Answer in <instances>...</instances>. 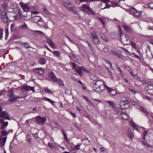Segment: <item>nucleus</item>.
Instances as JSON below:
<instances>
[{
  "label": "nucleus",
  "mask_w": 153,
  "mask_h": 153,
  "mask_svg": "<svg viewBox=\"0 0 153 153\" xmlns=\"http://www.w3.org/2000/svg\"><path fill=\"white\" fill-rule=\"evenodd\" d=\"M20 4L23 10L25 11L28 12L29 10L31 8L30 6L29 5L27 4H25L22 2L20 3Z\"/></svg>",
  "instance_id": "obj_10"
},
{
  "label": "nucleus",
  "mask_w": 153,
  "mask_h": 153,
  "mask_svg": "<svg viewBox=\"0 0 153 153\" xmlns=\"http://www.w3.org/2000/svg\"><path fill=\"white\" fill-rule=\"evenodd\" d=\"M7 14L8 15L10 18L11 19L12 18H13V19H16V14L14 12H11L9 13H8Z\"/></svg>",
  "instance_id": "obj_19"
},
{
  "label": "nucleus",
  "mask_w": 153,
  "mask_h": 153,
  "mask_svg": "<svg viewBox=\"0 0 153 153\" xmlns=\"http://www.w3.org/2000/svg\"><path fill=\"white\" fill-rule=\"evenodd\" d=\"M10 97V98L9 99V101L10 102H13L15 101L16 99L19 98L20 97L19 96H14Z\"/></svg>",
  "instance_id": "obj_26"
},
{
  "label": "nucleus",
  "mask_w": 153,
  "mask_h": 153,
  "mask_svg": "<svg viewBox=\"0 0 153 153\" xmlns=\"http://www.w3.org/2000/svg\"><path fill=\"white\" fill-rule=\"evenodd\" d=\"M43 100L44 101H46L50 102L52 105H54L55 101L51 100L50 99L46 97H44L43 98Z\"/></svg>",
  "instance_id": "obj_20"
},
{
  "label": "nucleus",
  "mask_w": 153,
  "mask_h": 153,
  "mask_svg": "<svg viewBox=\"0 0 153 153\" xmlns=\"http://www.w3.org/2000/svg\"><path fill=\"white\" fill-rule=\"evenodd\" d=\"M99 19L100 20V21L103 24V26H104V24L105 23V21L106 20V19L105 18L103 17V18H100L99 17Z\"/></svg>",
  "instance_id": "obj_36"
},
{
  "label": "nucleus",
  "mask_w": 153,
  "mask_h": 153,
  "mask_svg": "<svg viewBox=\"0 0 153 153\" xmlns=\"http://www.w3.org/2000/svg\"><path fill=\"white\" fill-rule=\"evenodd\" d=\"M46 42L48 43L50 46L52 48H55V45L51 41V40L49 39H46Z\"/></svg>",
  "instance_id": "obj_23"
},
{
  "label": "nucleus",
  "mask_w": 153,
  "mask_h": 153,
  "mask_svg": "<svg viewBox=\"0 0 153 153\" xmlns=\"http://www.w3.org/2000/svg\"><path fill=\"white\" fill-rule=\"evenodd\" d=\"M11 32H14L16 31L17 27L15 26V23H13L11 25Z\"/></svg>",
  "instance_id": "obj_27"
},
{
  "label": "nucleus",
  "mask_w": 153,
  "mask_h": 153,
  "mask_svg": "<svg viewBox=\"0 0 153 153\" xmlns=\"http://www.w3.org/2000/svg\"><path fill=\"white\" fill-rule=\"evenodd\" d=\"M131 44L133 48L134 49H136L137 48V46L135 43L132 42H131Z\"/></svg>",
  "instance_id": "obj_49"
},
{
  "label": "nucleus",
  "mask_w": 153,
  "mask_h": 153,
  "mask_svg": "<svg viewBox=\"0 0 153 153\" xmlns=\"http://www.w3.org/2000/svg\"><path fill=\"white\" fill-rule=\"evenodd\" d=\"M118 51L119 52L117 53H115L114 51H112L111 52L113 54L121 59H123V56L124 55V53L126 54L128 52L127 50L121 47L119 48L118 49Z\"/></svg>",
  "instance_id": "obj_3"
},
{
  "label": "nucleus",
  "mask_w": 153,
  "mask_h": 153,
  "mask_svg": "<svg viewBox=\"0 0 153 153\" xmlns=\"http://www.w3.org/2000/svg\"><path fill=\"white\" fill-rule=\"evenodd\" d=\"M49 76L53 81L56 82L57 81V78L53 72H50L49 74Z\"/></svg>",
  "instance_id": "obj_14"
},
{
  "label": "nucleus",
  "mask_w": 153,
  "mask_h": 153,
  "mask_svg": "<svg viewBox=\"0 0 153 153\" xmlns=\"http://www.w3.org/2000/svg\"><path fill=\"white\" fill-rule=\"evenodd\" d=\"M3 30L0 28V40L2 39L3 36Z\"/></svg>",
  "instance_id": "obj_44"
},
{
  "label": "nucleus",
  "mask_w": 153,
  "mask_h": 153,
  "mask_svg": "<svg viewBox=\"0 0 153 153\" xmlns=\"http://www.w3.org/2000/svg\"><path fill=\"white\" fill-rule=\"evenodd\" d=\"M24 44L25 45V48H27L30 47L29 45L28 44L25 43Z\"/></svg>",
  "instance_id": "obj_62"
},
{
  "label": "nucleus",
  "mask_w": 153,
  "mask_h": 153,
  "mask_svg": "<svg viewBox=\"0 0 153 153\" xmlns=\"http://www.w3.org/2000/svg\"><path fill=\"white\" fill-rule=\"evenodd\" d=\"M39 63L40 64L44 65L46 62V59L43 58H41L39 61Z\"/></svg>",
  "instance_id": "obj_25"
},
{
  "label": "nucleus",
  "mask_w": 153,
  "mask_h": 153,
  "mask_svg": "<svg viewBox=\"0 0 153 153\" xmlns=\"http://www.w3.org/2000/svg\"><path fill=\"white\" fill-rule=\"evenodd\" d=\"M43 90L46 93H47L51 94L53 93L51 90L46 87L43 88Z\"/></svg>",
  "instance_id": "obj_35"
},
{
  "label": "nucleus",
  "mask_w": 153,
  "mask_h": 153,
  "mask_svg": "<svg viewBox=\"0 0 153 153\" xmlns=\"http://www.w3.org/2000/svg\"><path fill=\"white\" fill-rule=\"evenodd\" d=\"M118 4L116 3H113L112 4V5L113 7H116L118 6Z\"/></svg>",
  "instance_id": "obj_59"
},
{
  "label": "nucleus",
  "mask_w": 153,
  "mask_h": 153,
  "mask_svg": "<svg viewBox=\"0 0 153 153\" xmlns=\"http://www.w3.org/2000/svg\"><path fill=\"white\" fill-rule=\"evenodd\" d=\"M93 41L95 44H97L98 43L99 41L98 39V37H96V38H93Z\"/></svg>",
  "instance_id": "obj_43"
},
{
  "label": "nucleus",
  "mask_w": 153,
  "mask_h": 153,
  "mask_svg": "<svg viewBox=\"0 0 153 153\" xmlns=\"http://www.w3.org/2000/svg\"><path fill=\"white\" fill-rule=\"evenodd\" d=\"M79 8L83 11L87 12L90 10L92 15L95 14L91 10L90 7L85 4H82L81 6L79 7Z\"/></svg>",
  "instance_id": "obj_5"
},
{
  "label": "nucleus",
  "mask_w": 153,
  "mask_h": 153,
  "mask_svg": "<svg viewBox=\"0 0 153 153\" xmlns=\"http://www.w3.org/2000/svg\"><path fill=\"white\" fill-rule=\"evenodd\" d=\"M42 19L39 16H35L33 18V19L35 22L37 23Z\"/></svg>",
  "instance_id": "obj_29"
},
{
  "label": "nucleus",
  "mask_w": 153,
  "mask_h": 153,
  "mask_svg": "<svg viewBox=\"0 0 153 153\" xmlns=\"http://www.w3.org/2000/svg\"><path fill=\"white\" fill-rule=\"evenodd\" d=\"M106 88L108 92L111 93V92H114V94H112L113 95H115L116 94V91L114 90V89L109 87L105 85V88Z\"/></svg>",
  "instance_id": "obj_18"
},
{
  "label": "nucleus",
  "mask_w": 153,
  "mask_h": 153,
  "mask_svg": "<svg viewBox=\"0 0 153 153\" xmlns=\"http://www.w3.org/2000/svg\"><path fill=\"white\" fill-rule=\"evenodd\" d=\"M128 137L131 139H132L134 137V135L131 130L129 129L127 132Z\"/></svg>",
  "instance_id": "obj_21"
},
{
  "label": "nucleus",
  "mask_w": 153,
  "mask_h": 153,
  "mask_svg": "<svg viewBox=\"0 0 153 153\" xmlns=\"http://www.w3.org/2000/svg\"><path fill=\"white\" fill-rule=\"evenodd\" d=\"M43 11L45 12V13L47 14L48 15L49 14V12L48 11V10L46 9L45 7H43L42 8Z\"/></svg>",
  "instance_id": "obj_46"
},
{
  "label": "nucleus",
  "mask_w": 153,
  "mask_h": 153,
  "mask_svg": "<svg viewBox=\"0 0 153 153\" xmlns=\"http://www.w3.org/2000/svg\"><path fill=\"white\" fill-rule=\"evenodd\" d=\"M27 26L26 24L24 23L20 26V28L22 29L27 28Z\"/></svg>",
  "instance_id": "obj_41"
},
{
  "label": "nucleus",
  "mask_w": 153,
  "mask_h": 153,
  "mask_svg": "<svg viewBox=\"0 0 153 153\" xmlns=\"http://www.w3.org/2000/svg\"><path fill=\"white\" fill-rule=\"evenodd\" d=\"M86 42L88 43V45H89V49L91 51H92V48L91 46V45L87 41H86Z\"/></svg>",
  "instance_id": "obj_63"
},
{
  "label": "nucleus",
  "mask_w": 153,
  "mask_h": 153,
  "mask_svg": "<svg viewBox=\"0 0 153 153\" xmlns=\"http://www.w3.org/2000/svg\"><path fill=\"white\" fill-rule=\"evenodd\" d=\"M71 64L72 65L73 68L75 70L76 72L80 76H82L83 75V71L86 73L88 72V70L82 66L79 67L76 66V64L74 62H72Z\"/></svg>",
  "instance_id": "obj_2"
},
{
  "label": "nucleus",
  "mask_w": 153,
  "mask_h": 153,
  "mask_svg": "<svg viewBox=\"0 0 153 153\" xmlns=\"http://www.w3.org/2000/svg\"><path fill=\"white\" fill-rule=\"evenodd\" d=\"M149 7L152 9H153V3H150L149 4Z\"/></svg>",
  "instance_id": "obj_60"
},
{
  "label": "nucleus",
  "mask_w": 153,
  "mask_h": 153,
  "mask_svg": "<svg viewBox=\"0 0 153 153\" xmlns=\"http://www.w3.org/2000/svg\"><path fill=\"white\" fill-rule=\"evenodd\" d=\"M35 33H36L38 34H43V33L40 30H35L34 31Z\"/></svg>",
  "instance_id": "obj_50"
},
{
  "label": "nucleus",
  "mask_w": 153,
  "mask_h": 153,
  "mask_svg": "<svg viewBox=\"0 0 153 153\" xmlns=\"http://www.w3.org/2000/svg\"><path fill=\"white\" fill-rule=\"evenodd\" d=\"M130 124L133 127V128L138 131V127L133 122H130Z\"/></svg>",
  "instance_id": "obj_33"
},
{
  "label": "nucleus",
  "mask_w": 153,
  "mask_h": 153,
  "mask_svg": "<svg viewBox=\"0 0 153 153\" xmlns=\"http://www.w3.org/2000/svg\"><path fill=\"white\" fill-rule=\"evenodd\" d=\"M140 111L143 112V113L146 115H148L149 114L145 110L144 108L143 107H140Z\"/></svg>",
  "instance_id": "obj_38"
},
{
  "label": "nucleus",
  "mask_w": 153,
  "mask_h": 153,
  "mask_svg": "<svg viewBox=\"0 0 153 153\" xmlns=\"http://www.w3.org/2000/svg\"><path fill=\"white\" fill-rule=\"evenodd\" d=\"M129 71L130 72V74H131V75L132 76H133L134 78H136V76L134 74L132 70H131V69H130L129 70Z\"/></svg>",
  "instance_id": "obj_51"
},
{
  "label": "nucleus",
  "mask_w": 153,
  "mask_h": 153,
  "mask_svg": "<svg viewBox=\"0 0 153 153\" xmlns=\"http://www.w3.org/2000/svg\"><path fill=\"white\" fill-rule=\"evenodd\" d=\"M118 115H120L121 118L125 120H127L128 118V115L125 113H121L120 111H117Z\"/></svg>",
  "instance_id": "obj_13"
},
{
  "label": "nucleus",
  "mask_w": 153,
  "mask_h": 153,
  "mask_svg": "<svg viewBox=\"0 0 153 153\" xmlns=\"http://www.w3.org/2000/svg\"><path fill=\"white\" fill-rule=\"evenodd\" d=\"M148 132L146 131H144L143 134V139H145V137L146 135V134H147Z\"/></svg>",
  "instance_id": "obj_54"
},
{
  "label": "nucleus",
  "mask_w": 153,
  "mask_h": 153,
  "mask_svg": "<svg viewBox=\"0 0 153 153\" xmlns=\"http://www.w3.org/2000/svg\"><path fill=\"white\" fill-rule=\"evenodd\" d=\"M0 18L4 22H7L8 21L7 14L5 11H3L1 13Z\"/></svg>",
  "instance_id": "obj_9"
},
{
  "label": "nucleus",
  "mask_w": 153,
  "mask_h": 153,
  "mask_svg": "<svg viewBox=\"0 0 153 153\" xmlns=\"http://www.w3.org/2000/svg\"><path fill=\"white\" fill-rule=\"evenodd\" d=\"M61 131H62V132L63 134V135H64V136L65 139L67 141H68V140L66 134L64 132V131L63 129H62Z\"/></svg>",
  "instance_id": "obj_47"
},
{
  "label": "nucleus",
  "mask_w": 153,
  "mask_h": 153,
  "mask_svg": "<svg viewBox=\"0 0 153 153\" xmlns=\"http://www.w3.org/2000/svg\"><path fill=\"white\" fill-rule=\"evenodd\" d=\"M128 12L131 15L138 17L141 15V13L136 10L134 8L132 7L128 10Z\"/></svg>",
  "instance_id": "obj_6"
},
{
  "label": "nucleus",
  "mask_w": 153,
  "mask_h": 153,
  "mask_svg": "<svg viewBox=\"0 0 153 153\" xmlns=\"http://www.w3.org/2000/svg\"><path fill=\"white\" fill-rule=\"evenodd\" d=\"M27 139L28 142L30 144H31L32 141L31 140V136L30 135H27Z\"/></svg>",
  "instance_id": "obj_39"
},
{
  "label": "nucleus",
  "mask_w": 153,
  "mask_h": 153,
  "mask_svg": "<svg viewBox=\"0 0 153 153\" xmlns=\"http://www.w3.org/2000/svg\"><path fill=\"white\" fill-rule=\"evenodd\" d=\"M36 121L38 124L43 125L45 122L46 121L47 119L45 117H41L38 116L36 117Z\"/></svg>",
  "instance_id": "obj_7"
},
{
  "label": "nucleus",
  "mask_w": 153,
  "mask_h": 153,
  "mask_svg": "<svg viewBox=\"0 0 153 153\" xmlns=\"http://www.w3.org/2000/svg\"><path fill=\"white\" fill-rule=\"evenodd\" d=\"M6 91L5 90H2L1 91H0V97L1 96L3 95V94L4 93V92Z\"/></svg>",
  "instance_id": "obj_58"
},
{
  "label": "nucleus",
  "mask_w": 153,
  "mask_h": 153,
  "mask_svg": "<svg viewBox=\"0 0 153 153\" xmlns=\"http://www.w3.org/2000/svg\"><path fill=\"white\" fill-rule=\"evenodd\" d=\"M119 30L121 31L120 40L122 43L124 45H129L130 43V41L129 37L125 34H122L120 26H119Z\"/></svg>",
  "instance_id": "obj_4"
},
{
  "label": "nucleus",
  "mask_w": 153,
  "mask_h": 153,
  "mask_svg": "<svg viewBox=\"0 0 153 153\" xmlns=\"http://www.w3.org/2000/svg\"><path fill=\"white\" fill-rule=\"evenodd\" d=\"M14 91L13 88H11L9 91L8 96L9 97L14 96Z\"/></svg>",
  "instance_id": "obj_22"
},
{
  "label": "nucleus",
  "mask_w": 153,
  "mask_h": 153,
  "mask_svg": "<svg viewBox=\"0 0 153 153\" xmlns=\"http://www.w3.org/2000/svg\"><path fill=\"white\" fill-rule=\"evenodd\" d=\"M48 146L52 149H57V146L54 144L51 143H48Z\"/></svg>",
  "instance_id": "obj_24"
},
{
  "label": "nucleus",
  "mask_w": 153,
  "mask_h": 153,
  "mask_svg": "<svg viewBox=\"0 0 153 153\" xmlns=\"http://www.w3.org/2000/svg\"><path fill=\"white\" fill-rule=\"evenodd\" d=\"M128 89L129 91H130L131 92L134 94H135L137 92V91H135V89H131L130 88H129Z\"/></svg>",
  "instance_id": "obj_53"
},
{
  "label": "nucleus",
  "mask_w": 153,
  "mask_h": 153,
  "mask_svg": "<svg viewBox=\"0 0 153 153\" xmlns=\"http://www.w3.org/2000/svg\"><path fill=\"white\" fill-rule=\"evenodd\" d=\"M56 82H58L59 83V85L62 86H64V84L62 81L60 79H57V81H56Z\"/></svg>",
  "instance_id": "obj_42"
},
{
  "label": "nucleus",
  "mask_w": 153,
  "mask_h": 153,
  "mask_svg": "<svg viewBox=\"0 0 153 153\" xmlns=\"http://www.w3.org/2000/svg\"><path fill=\"white\" fill-rule=\"evenodd\" d=\"M58 125V124L56 122H54L51 124V126L53 128L56 127Z\"/></svg>",
  "instance_id": "obj_48"
},
{
  "label": "nucleus",
  "mask_w": 153,
  "mask_h": 153,
  "mask_svg": "<svg viewBox=\"0 0 153 153\" xmlns=\"http://www.w3.org/2000/svg\"><path fill=\"white\" fill-rule=\"evenodd\" d=\"M107 102L110 105L114 107V103L113 102L111 101H107Z\"/></svg>",
  "instance_id": "obj_56"
},
{
  "label": "nucleus",
  "mask_w": 153,
  "mask_h": 153,
  "mask_svg": "<svg viewBox=\"0 0 153 153\" xmlns=\"http://www.w3.org/2000/svg\"><path fill=\"white\" fill-rule=\"evenodd\" d=\"M104 51L105 52H107L109 50L107 47H105L104 48Z\"/></svg>",
  "instance_id": "obj_61"
},
{
  "label": "nucleus",
  "mask_w": 153,
  "mask_h": 153,
  "mask_svg": "<svg viewBox=\"0 0 153 153\" xmlns=\"http://www.w3.org/2000/svg\"><path fill=\"white\" fill-rule=\"evenodd\" d=\"M126 105V104H125V102L123 101L121 102L120 103V105L117 104L116 105L115 107H116V108H117L118 109H121V108H125V105Z\"/></svg>",
  "instance_id": "obj_15"
},
{
  "label": "nucleus",
  "mask_w": 153,
  "mask_h": 153,
  "mask_svg": "<svg viewBox=\"0 0 153 153\" xmlns=\"http://www.w3.org/2000/svg\"><path fill=\"white\" fill-rule=\"evenodd\" d=\"M10 7L13 9H16L17 7L16 4L14 3H11L10 5Z\"/></svg>",
  "instance_id": "obj_37"
},
{
  "label": "nucleus",
  "mask_w": 153,
  "mask_h": 153,
  "mask_svg": "<svg viewBox=\"0 0 153 153\" xmlns=\"http://www.w3.org/2000/svg\"><path fill=\"white\" fill-rule=\"evenodd\" d=\"M22 89L27 91H35V87H30L27 85H24L22 87Z\"/></svg>",
  "instance_id": "obj_11"
},
{
  "label": "nucleus",
  "mask_w": 153,
  "mask_h": 153,
  "mask_svg": "<svg viewBox=\"0 0 153 153\" xmlns=\"http://www.w3.org/2000/svg\"><path fill=\"white\" fill-rule=\"evenodd\" d=\"M9 29L8 28H7L5 30V33H6V36H5V39H7L9 34Z\"/></svg>",
  "instance_id": "obj_45"
},
{
  "label": "nucleus",
  "mask_w": 153,
  "mask_h": 153,
  "mask_svg": "<svg viewBox=\"0 0 153 153\" xmlns=\"http://www.w3.org/2000/svg\"><path fill=\"white\" fill-rule=\"evenodd\" d=\"M145 89L148 92L153 89V85H149L145 88Z\"/></svg>",
  "instance_id": "obj_30"
},
{
  "label": "nucleus",
  "mask_w": 153,
  "mask_h": 153,
  "mask_svg": "<svg viewBox=\"0 0 153 153\" xmlns=\"http://www.w3.org/2000/svg\"><path fill=\"white\" fill-rule=\"evenodd\" d=\"M33 71L39 74L42 75L44 73L43 70L41 68H35L33 69Z\"/></svg>",
  "instance_id": "obj_17"
},
{
  "label": "nucleus",
  "mask_w": 153,
  "mask_h": 153,
  "mask_svg": "<svg viewBox=\"0 0 153 153\" xmlns=\"http://www.w3.org/2000/svg\"><path fill=\"white\" fill-rule=\"evenodd\" d=\"M63 5L67 8L69 10H73L74 5L68 1H67L64 3Z\"/></svg>",
  "instance_id": "obj_8"
},
{
  "label": "nucleus",
  "mask_w": 153,
  "mask_h": 153,
  "mask_svg": "<svg viewBox=\"0 0 153 153\" xmlns=\"http://www.w3.org/2000/svg\"><path fill=\"white\" fill-rule=\"evenodd\" d=\"M105 88V85L104 83L101 80L97 81L93 86L94 91L100 92L103 91Z\"/></svg>",
  "instance_id": "obj_1"
},
{
  "label": "nucleus",
  "mask_w": 153,
  "mask_h": 153,
  "mask_svg": "<svg viewBox=\"0 0 153 153\" xmlns=\"http://www.w3.org/2000/svg\"><path fill=\"white\" fill-rule=\"evenodd\" d=\"M0 117L2 119H4L6 117V120H10V117L8 114L5 111H4L1 113L0 114Z\"/></svg>",
  "instance_id": "obj_12"
},
{
  "label": "nucleus",
  "mask_w": 153,
  "mask_h": 153,
  "mask_svg": "<svg viewBox=\"0 0 153 153\" xmlns=\"http://www.w3.org/2000/svg\"><path fill=\"white\" fill-rule=\"evenodd\" d=\"M52 52L53 53V54L56 56H59L61 54L58 51H53Z\"/></svg>",
  "instance_id": "obj_40"
},
{
  "label": "nucleus",
  "mask_w": 153,
  "mask_h": 153,
  "mask_svg": "<svg viewBox=\"0 0 153 153\" xmlns=\"http://www.w3.org/2000/svg\"><path fill=\"white\" fill-rule=\"evenodd\" d=\"M6 140V137H1L0 138V146L1 147H3L4 145Z\"/></svg>",
  "instance_id": "obj_16"
},
{
  "label": "nucleus",
  "mask_w": 153,
  "mask_h": 153,
  "mask_svg": "<svg viewBox=\"0 0 153 153\" xmlns=\"http://www.w3.org/2000/svg\"><path fill=\"white\" fill-rule=\"evenodd\" d=\"M2 7L5 10H7L8 8V4L5 2H3L2 4Z\"/></svg>",
  "instance_id": "obj_32"
},
{
  "label": "nucleus",
  "mask_w": 153,
  "mask_h": 153,
  "mask_svg": "<svg viewBox=\"0 0 153 153\" xmlns=\"http://www.w3.org/2000/svg\"><path fill=\"white\" fill-rule=\"evenodd\" d=\"M80 146V145L77 144L74 146L75 148L76 149H79V148Z\"/></svg>",
  "instance_id": "obj_57"
},
{
  "label": "nucleus",
  "mask_w": 153,
  "mask_h": 153,
  "mask_svg": "<svg viewBox=\"0 0 153 153\" xmlns=\"http://www.w3.org/2000/svg\"><path fill=\"white\" fill-rule=\"evenodd\" d=\"M45 22L42 20V19L38 22L37 23L38 25L40 27H43L45 25Z\"/></svg>",
  "instance_id": "obj_28"
},
{
  "label": "nucleus",
  "mask_w": 153,
  "mask_h": 153,
  "mask_svg": "<svg viewBox=\"0 0 153 153\" xmlns=\"http://www.w3.org/2000/svg\"><path fill=\"white\" fill-rule=\"evenodd\" d=\"M9 134V132L4 130H2L1 131V137L3 136H7Z\"/></svg>",
  "instance_id": "obj_31"
},
{
  "label": "nucleus",
  "mask_w": 153,
  "mask_h": 153,
  "mask_svg": "<svg viewBox=\"0 0 153 153\" xmlns=\"http://www.w3.org/2000/svg\"><path fill=\"white\" fill-rule=\"evenodd\" d=\"M132 55H134V56H135L136 58H138V59H140V56H138L137 55H136V54H135V53H132Z\"/></svg>",
  "instance_id": "obj_55"
},
{
  "label": "nucleus",
  "mask_w": 153,
  "mask_h": 153,
  "mask_svg": "<svg viewBox=\"0 0 153 153\" xmlns=\"http://www.w3.org/2000/svg\"><path fill=\"white\" fill-rule=\"evenodd\" d=\"M123 27L126 31L128 32L130 31V29L129 27L125 24H124L123 25Z\"/></svg>",
  "instance_id": "obj_34"
},
{
  "label": "nucleus",
  "mask_w": 153,
  "mask_h": 153,
  "mask_svg": "<svg viewBox=\"0 0 153 153\" xmlns=\"http://www.w3.org/2000/svg\"><path fill=\"white\" fill-rule=\"evenodd\" d=\"M92 34L93 36V38H96V37H97L96 33L94 31L92 32Z\"/></svg>",
  "instance_id": "obj_52"
},
{
  "label": "nucleus",
  "mask_w": 153,
  "mask_h": 153,
  "mask_svg": "<svg viewBox=\"0 0 153 153\" xmlns=\"http://www.w3.org/2000/svg\"><path fill=\"white\" fill-rule=\"evenodd\" d=\"M110 7V5H108V4H107L106 5V6L104 8H102V9H105L106 8H109Z\"/></svg>",
  "instance_id": "obj_64"
}]
</instances>
